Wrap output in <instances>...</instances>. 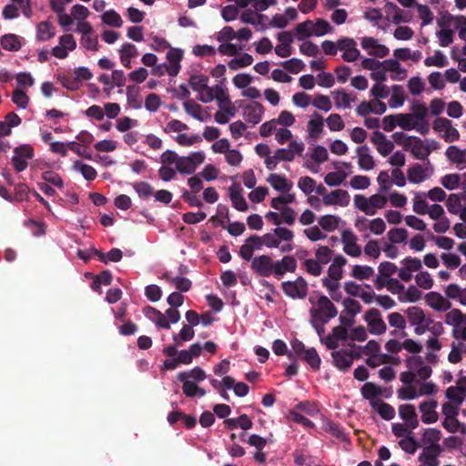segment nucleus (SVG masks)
I'll return each instance as SVG.
<instances>
[{"label":"nucleus","mask_w":466,"mask_h":466,"mask_svg":"<svg viewBox=\"0 0 466 466\" xmlns=\"http://www.w3.org/2000/svg\"><path fill=\"white\" fill-rule=\"evenodd\" d=\"M209 79L205 75L196 74L189 78V86L197 94V99L203 104L217 101L228 93L223 83L208 85Z\"/></svg>","instance_id":"nucleus-2"},{"label":"nucleus","mask_w":466,"mask_h":466,"mask_svg":"<svg viewBox=\"0 0 466 466\" xmlns=\"http://www.w3.org/2000/svg\"><path fill=\"white\" fill-rule=\"evenodd\" d=\"M216 102L218 109L214 114V119L218 124L225 125L236 115V107L228 93Z\"/></svg>","instance_id":"nucleus-17"},{"label":"nucleus","mask_w":466,"mask_h":466,"mask_svg":"<svg viewBox=\"0 0 466 466\" xmlns=\"http://www.w3.org/2000/svg\"><path fill=\"white\" fill-rule=\"evenodd\" d=\"M340 240L344 253L352 258H359L362 253L361 246L358 243L357 235L350 228L344 229L340 234Z\"/></svg>","instance_id":"nucleus-19"},{"label":"nucleus","mask_w":466,"mask_h":466,"mask_svg":"<svg viewBox=\"0 0 466 466\" xmlns=\"http://www.w3.org/2000/svg\"><path fill=\"white\" fill-rule=\"evenodd\" d=\"M354 227L363 238H370V236H381L386 231L387 224L380 217L368 218L359 216L354 219Z\"/></svg>","instance_id":"nucleus-10"},{"label":"nucleus","mask_w":466,"mask_h":466,"mask_svg":"<svg viewBox=\"0 0 466 466\" xmlns=\"http://www.w3.org/2000/svg\"><path fill=\"white\" fill-rule=\"evenodd\" d=\"M279 44L275 47V53L279 57H288L291 55L292 38L289 32H281L278 35Z\"/></svg>","instance_id":"nucleus-56"},{"label":"nucleus","mask_w":466,"mask_h":466,"mask_svg":"<svg viewBox=\"0 0 466 466\" xmlns=\"http://www.w3.org/2000/svg\"><path fill=\"white\" fill-rule=\"evenodd\" d=\"M335 171L329 172L324 177V182L329 187L341 185L352 172V165L350 162L337 161L333 163Z\"/></svg>","instance_id":"nucleus-14"},{"label":"nucleus","mask_w":466,"mask_h":466,"mask_svg":"<svg viewBox=\"0 0 466 466\" xmlns=\"http://www.w3.org/2000/svg\"><path fill=\"white\" fill-rule=\"evenodd\" d=\"M466 207V191L451 194L446 199V208L450 214L458 215Z\"/></svg>","instance_id":"nucleus-43"},{"label":"nucleus","mask_w":466,"mask_h":466,"mask_svg":"<svg viewBox=\"0 0 466 466\" xmlns=\"http://www.w3.org/2000/svg\"><path fill=\"white\" fill-rule=\"evenodd\" d=\"M364 320L368 325L371 334L381 335L386 332L387 326L381 318L380 311L376 309H370L364 314Z\"/></svg>","instance_id":"nucleus-24"},{"label":"nucleus","mask_w":466,"mask_h":466,"mask_svg":"<svg viewBox=\"0 0 466 466\" xmlns=\"http://www.w3.org/2000/svg\"><path fill=\"white\" fill-rule=\"evenodd\" d=\"M441 431L436 428H428L423 431L421 434V441L424 444L428 446L426 449H434L437 451H441L439 442L441 439Z\"/></svg>","instance_id":"nucleus-50"},{"label":"nucleus","mask_w":466,"mask_h":466,"mask_svg":"<svg viewBox=\"0 0 466 466\" xmlns=\"http://www.w3.org/2000/svg\"><path fill=\"white\" fill-rule=\"evenodd\" d=\"M381 66L392 81H402L408 76V70L393 58L381 61Z\"/></svg>","instance_id":"nucleus-28"},{"label":"nucleus","mask_w":466,"mask_h":466,"mask_svg":"<svg viewBox=\"0 0 466 466\" xmlns=\"http://www.w3.org/2000/svg\"><path fill=\"white\" fill-rule=\"evenodd\" d=\"M177 378L183 383V393L187 397H203L206 395V390L198 385V383L207 379L206 372L200 367H195L192 370L179 372Z\"/></svg>","instance_id":"nucleus-5"},{"label":"nucleus","mask_w":466,"mask_h":466,"mask_svg":"<svg viewBox=\"0 0 466 466\" xmlns=\"http://www.w3.org/2000/svg\"><path fill=\"white\" fill-rule=\"evenodd\" d=\"M324 128V119L321 115L313 113L306 126L307 137L311 140H318L320 138Z\"/></svg>","instance_id":"nucleus-32"},{"label":"nucleus","mask_w":466,"mask_h":466,"mask_svg":"<svg viewBox=\"0 0 466 466\" xmlns=\"http://www.w3.org/2000/svg\"><path fill=\"white\" fill-rule=\"evenodd\" d=\"M183 109L189 116L199 122H206L210 117L208 111L194 99L185 100Z\"/></svg>","instance_id":"nucleus-33"},{"label":"nucleus","mask_w":466,"mask_h":466,"mask_svg":"<svg viewBox=\"0 0 466 466\" xmlns=\"http://www.w3.org/2000/svg\"><path fill=\"white\" fill-rule=\"evenodd\" d=\"M339 48L342 52V58L347 62H354L360 56L357 44L352 38L342 37L339 39Z\"/></svg>","instance_id":"nucleus-34"},{"label":"nucleus","mask_w":466,"mask_h":466,"mask_svg":"<svg viewBox=\"0 0 466 466\" xmlns=\"http://www.w3.org/2000/svg\"><path fill=\"white\" fill-rule=\"evenodd\" d=\"M267 182L276 190L288 192L292 187L293 183L289 180L284 175L271 173L267 177Z\"/></svg>","instance_id":"nucleus-54"},{"label":"nucleus","mask_w":466,"mask_h":466,"mask_svg":"<svg viewBox=\"0 0 466 466\" xmlns=\"http://www.w3.org/2000/svg\"><path fill=\"white\" fill-rule=\"evenodd\" d=\"M358 356V349L355 345H350L348 349H342L332 352L334 365L340 370H348Z\"/></svg>","instance_id":"nucleus-18"},{"label":"nucleus","mask_w":466,"mask_h":466,"mask_svg":"<svg viewBox=\"0 0 466 466\" xmlns=\"http://www.w3.org/2000/svg\"><path fill=\"white\" fill-rule=\"evenodd\" d=\"M399 415L405 421L406 425L413 430L419 425L415 407L411 404H403L399 407Z\"/></svg>","instance_id":"nucleus-49"},{"label":"nucleus","mask_w":466,"mask_h":466,"mask_svg":"<svg viewBox=\"0 0 466 466\" xmlns=\"http://www.w3.org/2000/svg\"><path fill=\"white\" fill-rule=\"evenodd\" d=\"M437 407L438 401L432 398L426 399L419 404V411L423 423L432 424L439 420Z\"/></svg>","instance_id":"nucleus-26"},{"label":"nucleus","mask_w":466,"mask_h":466,"mask_svg":"<svg viewBox=\"0 0 466 466\" xmlns=\"http://www.w3.org/2000/svg\"><path fill=\"white\" fill-rule=\"evenodd\" d=\"M273 276L280 279L286 273L294 272L297 268V261L292 256H285L281 259L274 262Z\"/></svg>","instance_id":"nucleus-40"},{"label":"nucleus","mask_w":466,"mask_h":466,"mask_svg":"<svg viewBox=\"0 0 466 466\" xmlns=\"http://www.w3.org/2000/svg\"><path fill=\"white\" fill-rule=\"evenodd\" d=\"M331 96L338 109H350L352 102L355 101V97L342 88L334 90Z\"/></svg>","instance_id":"nucleus-55"},{"label":"nucleus","mask_w":466,"mask_h":466,"mask_svg":"<svg viewBox=\"0 0 466 466\" xmlns=\"http://www.w3.org/2000/svg\"><path fill=\"white\" fill-rule=\"evenodd\" d=\"M318 224L327 234L340 228L344 225V221L337 215L326 214L318 218Z\"/></svg>","instance_id":"nucleus-42"},{"label":"nucleus","mask_w":466,"mask_h":466,"mask_svg":"<svg viewBox=\"0 0 466 466\" xmlns=\"http://www.w3.org/2000/svg\"><path fill=\"white\" fill-rule=\"evenodd\" d=\"M360 46L369 56L373 57L384 58L390 54V48L372 36L361 37Z\"/></svg>","instance_id":"nucleus-20"},{"label":"nucleus","mask_w":466,"mask_h":466,"mask_svg":"<svg viewBox=\"0 0 466 466\" xmlns=\"http://www.w3.org/2000/svg\"><path fill=\"white\" fill-rule=\"evenodd\" d=\"M224 424L227 429L234 430L237 428H240L244 431H248L251 429L253 423L252 420L248 418V415L242 414L238 418L236 419H227L224 421Z\"/></svg>","instance_id":"nucleus-62"},{"label":"nucleus","mask_w":466,"mask_h":466,"mask_svg":"<svg viewBox=\"0 0 466 466\" xmlns=\"http://www.w3.org/2000/svg\"><path fill=\"white\" fill-rule=\"evenodd\" d=\"M76 41L71 34L59 36L58 44L51 50V55L58 59H65L76 48Z\"/></svg>","instance_id":"nucleus-22"},{"label":"nucleus","mask_w":466,"mask_h":466,"mask_svg":"<svg viewBox=\"0 0 466 466\" xmlns=\"http://www.w3.org/2000/svg\"><path fill=\"white\" fill-rule=\"evenodd\" d=\"M424 299L426 305L437 312L451 310V303L446 297L439 292L430 291L425 295Z\"/></svg>","instance_id":"nucleus-29"},{"label":"nucleus","mask_w":466,"mask_h":466,"mask_svg":"<svg viewBox=\"0 0 466 466\" xmlns=\"http://www.w3.org/2000/svg\"><path fill=\"white\" fill-rule=\"evenodd\" d=\"M320 339L329 349H335L339 346V341L350 339V330L346 327L338 326L325 339L321 337Z\"/></svg>","instance_id":"nucleus-36"},{"label":"nucleus","mask_w":466,"mask_h":466,"mask_svg":"<svg viewBox=\"0 0 466 466\" xmlns=\"http://www.w3.org/2000/svg\"><path fill=\"white\" fill-rule=\"evenodd\" d=\"M322 284L333 300L340 301L342 299L339 280H334L333 279L325 277L322 279Z\"/></svg>","instance_id":"nucleus-61"},{"label":"nucleus","mask_w":466,"mask_h":466,"mask_svg":"<svg viewBox=\"0 0 466 466\" xmlns=\"http://www.w3.org/2000/svg\"><path fill=\"white\" fill-rule=\"evenodd\" d=\"M228 195L233 207L241 212L247 211L248 208V203L243 195V189L238 183H233L228 187Z\"/></svg>","instance_id":"nucleus-39"},{"label":"nucleus","mask_w":466,"mask_h":466,"mask_svg":"<svg viewBox=\"0 0 466 466\" xmlns=\"http://www.w3.org/2000/svg\"><path fill=\"white\" fill-rule=\"evenodd\" d=\"M223 382L224 387L233 390L235 395L238 397L243 398L248 394V386L244 382H237L235 379L230 376H224Z\"/></svg>","instance_id":"nucleus-59"},{"label":"nucleus","mask_w":466,"mask_h":466,"mask_svg":"<svg viewBox=\"0 0 466 466\" xmlns=\"http://www.w3.org/2000/svg\"><path fill=\"white\" fill-rule=\"evenodd\" d=\"M387 203V196L380 193H376L370 197L364 195H356L354 197L355 208L370 217L375 216L379 210L383 209Z\"/></svg>","instance_id":"nucleus-9"},{"label":"nucleus","mask_w":466,"mask_h":466,"mask_svg":"<svg viewBox=\"0 0 466 466\" xmlns=\"http://www.w3.org/2000/svg\"><path fill=\"white\" fill-rule=\"evenodd\" d=\"M268 440L262 438L258 434H252L248 437L247 442L255 448L253 458L259 463H264L267 461V454L263 452V449L267 445Z\"/></svg>","instance_id":"nucleus-41"},{"label":"nucleus","mask_w":466,"mask_h":466,"mask_svg":"<svg viewBox=\"0 0 466 466\" xmlns=\"http://www.w3.org/2000/svg\"><path fill=\"white\" fill-rule=\"evenodd\" d=\"M118 53L121 64L129 68L131 67V60L137 56L138 50L135 45L125 43L120 46Z\"/></svg>","instance_id":"nucleus-57"},{"label":"nucleus","mask_w":466,"mask_h":466,"mask_svg":"<svg viewBox=\"0 0 466 466\" xmlns=\"http://www.w3.org/2000/svg\"><path fill=\"white\" fill-rule=\"evenodd\" d=\"M206 155L203 151H195L187 156L179 157L176 170L180 174L191 175L205 161Z\"/></svg>","instance_id":"nucleus-13"},{"label":"nucleus","mask_w":466,"mask_h":466,"mask_svg":"<svg viewBox=\"0 0 466 466\" xmlns=\"http://www.w3.org/2000/svg\"><path fill=\"white\" fill-rule=\"evenodd\" d=\"M441 426L449 433H462L466 434V425L461 423L458 417H445L441 421Z\"/></svg>","instance_id":"nucleus-63"},{"label":"nucleus","mask_w":466,"mask_h":466,"mask_svg":"<svg viewBox=\"0 0 466 466\" xmlns=\"http://www.w3.org/2000/svg\"><path fill=\"white\" fill-rule=\"evenodd\" d=\"M432 128L447 143L455 142L460 138V133L458 129L448 118H436L432 123Z\"/></svg>","instance_id":"nucleus-16"},{"label":"nucleus","mask_w":466,"mask_h":466,"mask_svg":"<svg viewBox=\"0 0 466 466\" xmlns=\"http://www.w3.org/2000/svg\"><path fill=\"white\" fill-rule=\"evenodd\" d=\"M393 137L395 140L400 137L401 140L399 141V144L401 145L405 150L410 151L416 159L420 160L428 159L431 152L438 150L440 147V144L436 140H423L418 137L407 136L400 132L394 133Z\"/></svg>","instance_id":"nucleus-3"},{"label":"nucleus","mask_w":466,"mask_h":466,"mask_svg":"<svg viewBox=\"0 0 466 466\" xmlns=\"http://www.w3.org/2000/svg\"><path fill=\"white\" fill-rule=\"evenodd\" d=\"M358 165L360 169L369 171L374 168L375 162L367 146H361L356 149Z\"/></svg>","instance_id":"nucleus-53"},{"label":"nucleus","mask_w":466,"mask_h":466,"mask_svg":"<svg viewBox=\"0 0 466 466\" xmlns=\"http://www.w3.org/2000/svg\"><path fill=\"white\" fill-rule=\"evenodd\" d=\"M281 286L283 292L292 299H303L308 293V284L301 277L293 281H285Z\"/></svg>","instance_id":"nucleus-25"},{"label":"nucleus","mask_w":466,"mask_h":466,"mask_svg":"<svg viewBox=\"0 0 466 466\" xmlns=\"http://www.w3.org/2000/svg\"><path fill=\"white\" fill-rule=\"evenodd\" d=\"M407 368L420 380H427L431 375V368L419 355H412L405 360Z\"/></svg>","instance_id":"nucleus-23"},{"label":"nucleus","mask_w":466,"mask_h":466,"mask_svg":"<svg viewBox=\"0 0 466 466\" xmlns=\"http://www.w3.org/2000/svg\"><path fill=\"white\" fill-rule=\"evenodd\" d=\"M316 191L318 194L322 195L321 201L325 207L344 208L350 203V195L345 189L337 188L324 193L325 187L320 186Z\"/></svg>","instance_id":"nucleus-11"},{"label":"nucleus","mask_w":466,"mask_h":466,"mask_svg":"<svg viewBox=\"0 0 466 466\" xmlns=\"http://www.w3.org/2000/svg\"><path fill=\"white\" fill-rule=\"evenodd\" d=\"M183 51L179 48H170L167 53V71L170 76H177L180 70V62L183 57Z\"/></svg>","instance_id":"nucleus-46"},{"label":"nucleus","mask_w":466,"mask_h":466,"mask_svg":"<svg viewBox=\"0 0 466 466\" xmlns=\"http://www.w3.org/2000/svg\"><path fill=\"white\" fill-rule=\"evenodd\" d=\"M434 172V166L429 160L423 165L416 163L407 169V178L411 184H420L431 178Z\"/></svg>","instance_id":"nucleus-15"},{"label":"nucleus","mask_w":466,"mask_h":466,"mask_svg":"<svg viewBox=\"0 0 466 466\" xmlns=\"http://www.w3.org/2000/svg\"><path fill=\"white\" fill-rule=\"evenodd\" d=\"M264 246L261 237L252 236L247 238L240 247L239 255L245 260H250L255 251L260 250Z\"/></svg>","instance_id":"nucleus-37"},{"label":"nucleus","mask_w":466,"mask_h":466,"mask_svg":"<svg viewBox=\"0 0 466 466\" xmlns=\"http://www.w3.org/2000/svg\"><path fill=\"white\" fill-rule=\"evenodd\" d=\"M431 205L427 202L425 192L415 191L413 192L412 198V210L418 215H426Z\"/></svg>","instance_id":"nucleus-60"},{"label":"nucleus","mask_w":466,"mask_h":466,"mask_svg":"<svg viewBox=\"0 0 466 466\" xmlns=\"http://www.w3.org/2000/svg\"><path fill=\"white\" fill-rule=\"evenodd\" d=\"M452 31H458L459 37L466 41V16L445 15L442 16Z\"/></svg>","instance_id":"nucleus-48"},{"label":"nucleus","mask_w":466,"mask_h":466,"mask_svg":"<svg viewBox=\"0 0 466 466\" xmlns=\"http://www.w3.org/2000/svg\"><path fill=\"white\" fill-rule=\"evenodd\" d=\"M274 262L268 255H260L251 261V268L262 277H269L274 272Z\"/></svg>","instance_id":"nucleus-31"},{"label":"nucleus","mask_w":466,"mask_h":466,"mask_svg":"<svg viewBox=\"0 0 466 466\" xmlns=\"http://www.w3.org/2000/svg\"><path fill=\"white\" fill-rule=\"evenodd\" d=\"M34 157V148L29 144H24L14 149L12 163L16 171H24L27 167L28 160Z\"/></svg>","instance_id":"nucleus-21"},{"label":"nucleus","mask_w":466,"mask_h":466,"mask_svg":"<svg viewBox=\"0 0 466 466\" xmlns=\"http://www.w3.org/2000/svg\"><path fill=\"white\" fill-rule=\"evenodd\" d=\"M143 313L145 317L153 323H155V325L157 328H162L166 329H170L169 322L167 319H166V315H164L162 312L156 309L155 308L147 306L143 309Z\"/></svg>","instance_id":"nucleus-51"},{"label":"nucleus","mask_w":466,"mask_h":466,"mask_svg":"<svg viewBox=\"0 0 466 466\" xmlns=\"http://www.w3.org/2000/svg\"><path fill=\"white\" fill-rule=\"evenodd\" d=\"M370 141L375 146L378 153L382 157L389 156L394 148L393 142L380 131L373 132Z\"/></svg>","instance_id":"nucleus-38"},{"label":"nucleus","mask_w":466,"mask_h":466,"mask_svg":"<svg viewBox=\"0 0 466 466\" xmlns=\"http://www.w3.org/2000/svg\"><path fill=\"white\" fill-rule=\"evenodd\" d=\"M309 301V321L321 338L325 333L324 326L337 316V309L328 297L319 293H313Z\"/></svg>","instance_id":"nucleus-1"},{"label":"nucleus","mask_w":466,"mask_h":466,"mask_svg":"<svg viewBox=\"0 0 466 466\" xmlns=\"http://www.w3.org/2000/svg\"><path fill=\"white\" fill-rule=\"evenodd\" d=\"M381 126L383 130L386 132H390L397 127L406 131L417 129L420 134H425L428 131V128L425 130L417 128L418 122L416 116L413 114L409 113H398L385 116L382 118Z\"/></svg>","instance_id":"nucleus-8"},{"label":"nucleus","mask_w":466,"mask_h":466,"mask_svg":"<svg viewBox=\"0 0 466 466\" xmlns=\"http://www.w3.org/2000/svg\"><path fill=\"white\" fill-rule=\"evenodd\" d=\"M440 451L434 449L424 448L419 456L420 466H438L439 461L437 457Z\"/></svg>","instance_id":"nucleus-64"},{"label":"nucleus","mask_w":466,"mask_h":466,"mask_svg":"<svg viewBox=\"0 0 466 466\" xmlns=\"http://www.w3.org/2000/svg\"><path fill=\"white\" fill-rule=\"evenodd\" d=\"M439 29L436 31V36L439 40V45L441 47H446L453 42V31L451 27L448 26V23L443 17L437 22Z\"/></svg>","instance_id":"nucleus-45"},{"label":"nucleus","mask_w":466,"mask_h":466,"mask_svg":"<svg viewBox=\"0 0 466 466\" xmlns=\"http://www.w3.org/2000/svg\"><path fill=\"white\" fill-rule=\"evenodd\" d=\"M409 324L413 327L416 335L421 336L427 331L439 335L442 332L443 327L441 322H435L425 311L417 306L409 307L405 310Z\"/></svg>","instance_id":"nucleus-4"},{"label":"nucleus","mask_w":466,"mask_h":466,"mask_svg":"<svg viewBox=\"0 0 466 466\" xmlns=\"http://www.w3.org/2000/svg\"><path fill=\"white\" fill-rule=\"evenodd\" d=\"M389 96L390 98L388 101V105L392 109L401 107L404 105L407 98L404 88L400 85H393L390 87Z\"/></svg>","instance_id":"nucleus-52"},{"label":"nucleus","mask_w":466,"mask_h":466,"mask_svg":"<svg viewBox=\"0 0 466 466\" xmlns=\"http://www.w3.org/2000/svg\"><path fill=\"white\" fill-rule=\"evenodd\" d=\"M288 143L289 145L287 147L279 149L280 150V154L283 155L285 161L290 162L293 161L297 157L302 155L305 149V145L302 141L293 138Z\"/></svg>","instance_id":"nucleus-44"},{"label":"nucleus","mask_w":466,"mask_h":466,"mask_svg":"<svg viewBox=\"0 0 466 466\" xmlns=\"http://www.w3.org/2000/svg\"><path fill=\"white\" fill-rule=\"evenodd\" d=\"M384 8L388 19L395 25H400L410 21V16L407 15L402 9L393 3H387Z\"/></svg>","instance_id":"nucleus-47"},{"label":"nucleus","mask_w":466,"mask_h":466,"mask_svg":"<svg viewBox=\"0 0 466 466\" xmlns=\"http://www.w3.org/2000/svg\"><path fill=\"white\" fill-rule=\"evenodd\" d=\"M444 321L452 328L454 339L466 341V314L459 309H451L446 313Z\"/></svg>","instance_id":"nucleus-12"},{"label":"nucleus","mask_w":466,"mask_h":466,"mask_svg":"<svg viewBox=\"0 0 466 466\" xmlns=\"http://www.w3.org/2000/svg\"><path fill=\"white\" fill-rule=\"evenodd\" d=\"M445 157L458 169L466 168V148H461L454 145L450 146L445 150Z\"/></svg>","instance_id":"nucleus-35"},{"label":"nucleus","mask_w":466,"mask_h":466,"mask_svg":"<svg viewBox=\"0 0 466 466\" xmlns=\"http://www.w3.org/2000/svg\"><path fill=\"white\" fill-rule=\"evenodd\" d=\"M401 268L399 269V278L408 282L412 279L413 272H420L422 268V262L418 258L406 257L401 260Z\"/></svg>","instance_id":"nucleus-27"},{"label":"nucleus","mask_w":466,"mask_h":466,"mask_svg":"<svg viewBox=\"0 0 466 466\" xmlns=\"http://www.w3.org/2000/svg\"><path fill=\"white\" fill-rule=\"evenodd\" d=\"M332 31L333 26L327 20H307L296 25L294 36L298 40H304L310 36H323Z\"/></svg>","instance_id":"nucleus-7"},{"label":"nucleus","mask_w":466,"mask_h":466,"mask_svg":"<svg viewBox=\"0 0 466 466\" xmlns=\"http://www.w3.org/2000/svg\"><path fill=\"white\" fill-rule=\"evenodd\" d=\"M261 238L264 246L268 248H279L284 253L293 250L292 240L294 233L287 228L277 227L272 231L264 234Z\"/></svg>","instance_id":"nucleus-6"},{"label":"nucleus","mask_w":466,"mask_h":466,"mask_svg":"<svg viewBox=\"0 0 466 466\" xmlns=\"http://www.w3.org/2000/svg\"><path fill=\"white\" fill-rule=\"evenodd\" d=\"M265 113L263 105L257 101H250L243 107V116L245 120L252 125L258 124Z\"/></svg>","instance_id":"nucleus-30"},{"label":"nucleus","mask_w":466,"mask_h":466,"mask_svg":"<svg viewBox=\"0 0 466 466\" xmlns=\"http://www.w3.org/2000/svg\"><path fill=\"white\" fill-rule=\"evenodd\" d=\"M347 259L342 255H338L333 258L332 263L328 268V278L334 280H340L343 276L342 268L346 265Z\"/></svg>","instance_id":"nucleus-58"}]
</instances>
